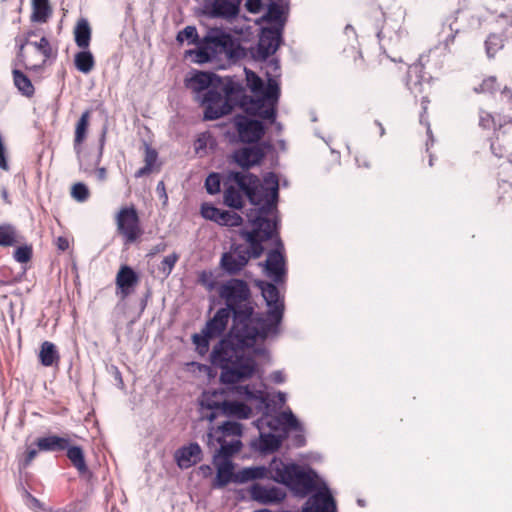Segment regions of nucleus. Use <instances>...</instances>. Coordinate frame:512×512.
<instances>
[{
    "label": "nucleus",
    "mask_w": 512,
    "mask_h": 512,
    "mask_svg": "<svg viewBox=\"0 0 512 512\" xmlns=\"http://www.w3.org/2000/svg\"><path fill=\"white\" fill-rule=\"evenodd\" d=\"M225 395L222 391H207L204 392L201 399V406L206 408L210 412L205 415V418L213 422L216 418H218L222 412V407H224Z\"/></svg>",
    "instance_id": "20"
},
{
    "label": "nucleus",
    "mask_w": 512,
    "mask_h": 512,
    "mask_svg": "<svg viewBox=\"0 0 512 512\" xmlns=\"http://www.w3.org/2000/svg\"><path fill=\"white\" fill-rule=\"evenodd\" d=\"M52 14L49 0H32L31 21L45 23Z\"/></svg>",
    "instance_id": "39"
},
{
    "label": "nucleus",
    "mask_w": 512,
    "mask_h": 512,
    "mask_svg": "<svg viewBox=\"0 0 512 512\" xmlns=\"http://www.w3.org/2000/svg\"><path fill=\"white\" fill-rule=\"evenodd\" d=\"M166 248H167V244L165 242L158 243L151 248V250L147 256L152 257L158 253H162L166 250Z\"/></svg>",
    "instance_id": "62"
},
{
    "label": "nucleus",
    "mask_w": 512,
    "mask_h": 512,
    "mask_svg": "<svg viewBox=\"0 0 512 512\" xmlns=\"http://www.w3.org/2000/svg\"><path fill=\"white\" fill-rule=\"evenodd\" d=\"M66 450V456L71 462L72 466L77 470L80 476H90V470L86 463L84 450L79 445H73L71 441L68 444Z\"/></svg>",
    "instance_id": "26"
},
{
    "label": "nucleus",
    "mask_w": 512,
    "mask_h": 512,
    "mask_svg": "<svg viewBox=\"0 0 512 512\" xmlns=\"http://www.w3.org/2000/svg\"><path fill=\"white\" fill-rule=\"evenodd\" d=\"M421 71L422 66L415 64L409 67L407 73L406 85L415 97L426 92V88L431 87L430 82L420 76Z\"/></svg>",
    "instance_id": "27"
},
{
    "label": "nucleus",
    "mask_w": 512,
    "mask_h": 512,
    "mask_svg": "<svg viewBox=\"0 0 512 512\" xmlns=\"http://www.w3.org/2000/svg\"><path fill=\"white\" fill-rule=\"evenodd\" d=\"M138 282L139 276L130 266L123 265L120 267L116 275V285L120 290L122 299L131 294Z\"/></svg>",
    "instance_id": "22"
},
{
    "label": "nucleus",
    "mask_w": 512,
    "mask_h": 512,
    "mask_svg": "<svg viewBox=\"0 0 512 512\" xmlns=\"http://www.w3.org/2000/svg\"><path fill=\"white\" fill-rule=\"evenodd\" d=\"M278 223L276 224V227ZM276 237L277 247L267 254V259L263 264L265 268L266 275L270 277L276 284H280L284 280V276L286 273L285 268V257L283 255V244L278 237L277 231L274 233L273 239Z\"/></svg>",
    "instance_id": "14"
},
{
    "label": "nucleus",
    "mask_w": 512,
    "mask_h": 512,
    "mask_svg": "<svg viewBox=\"0 0 512 512\" xmlns=\"http://www.w3.org/2000/svg\"><path fill=\"white\" fill-rule=\"evenodd\" d=\"M251 413L252 409L246 404L227 400V402L224 404V407H222L220 416L247 419L250 417Z\"/></svg>",
    "instance_id": "33"
},
{
    "label": "nucleus",
    "mask_w": 512,
    "mask_h": 512,
    "mask_svg": "<svg viewBox=\"0 0 512 512\" xmlns=\"http://www.w3.org/2000/svg\"><path fill=\"white\" fill-rule=\"evenodd\" d=\"M220 210L212 204L204 203L201 206V215L203 218L216 223Z\"/></svg>",
    "instance_id": "54"
},
{
    "label": "nucleus",
    "mask_w": 512,
    "mask_h": 512,
    "mask_svg": "<svg viewBox=\"0 0 512 512\" xmlns=\"http://www.w3.org/2000/svg\"><path fill=\"white\" fill-rule=\"evenodd\" d=\"M250 497L262 505H276L286 498V492L280 487L255 483L250 488Z\"/></svg>",
    "instance_id": "16"
},
{
    "label": "nucleus",
    "mask_w": 512,
    "mask_h": 512,
    "mask_svg": "<svg viewBox=\"0 0 512 512\" xmlns=\"http://www.w3.org/2000/svg\"><path fill=\"white\" fill-rule=\"evenodd\" d=\"M179 259V255L177 253H172L166 257H164V259L162 260L160 266H159V271L165 276H169L175 266V264L177 263Z\"/></svg>",
    "instance_id": "52"
},
{
    "label": "nucleus",
    "mask_w": 512,
    "mask_h": 512,
    "mask_svg": "<svg viewBox=\"0 0 512 512\" xmlns=\"http://www.w3.org/2000/svg\"><path fill=\"white\" fill-rule=\"evenodd\" d=\"M242 217L234 212L228 210H220L216 223L221 226L237 227L242 224Z\"/></svg>",
    "instance_id": "45"
},
{
    "label": "nucleus",
    "mask_w": 512,
    "mask_h": 512,
    "mask_svg": "<svg viewBox=\"0 0 512 512\" xmlns=\"http://www.w3.org/2000/svg\"><path fill=\"white\" fill-rule=\"evenodd\" d=\"M38 454V450L34 448H28L23 459L19 461L20 469H26Z\"/></svg>",
    "instance_id": "56"
},
{
    "label": "nucleus",
    "mask_w": 512,
    "mask_h": 512,
    "mask_svg": "<svg viewBox=\"0 0 512 512\" xmlns=\"http://www.w3.org/2000/svg\"><path fill=\"white\" fill-rule=\"evenodd\" d=\"M499 100L506 106L508 110H512V90L504 86L500 90Z\"/></svg>",
    "instance_id": "57"
},
{
    "label": "nucleus",
    "mask_w": 512,
    "mask_h": 512,
    "mask_svg": "<svg viewBox=\"0 0 512 512\" xmlns=\"http://www.w3.org/2000/svg\"><path fill=\"white\" fill-rule=\"evenodd\" d=\"M213 462L217 468L216 479L213 484L214 487H224L231 481H234V466L230 459H218Z\"/></svg>",
    "instance_id": "31"
},
{
    "label": "nucleus",
    "mask_w": 512,
    "mask_h": 512,
    "mask_svg": "<svg viewBox=\"0 0 512 512\" xmlns=\"http://www.w3.org/2000/svg\"><path fill=\"white\" fill-rule=\"evenodd\" d=\"M116 224L118 232L127 244L135 242L142 234L139 216L134 206L121 208L116 217Z\"/></svg>",
    "instance_id": "13"
},
{
    "label": "nucleus",
    "mask_w": 512,
    "mask_h": 512,
    "mask_svg": "<svg viewBox=\"0 0 512 512\" xmlns=\"http://www.w3.org/2000/svg\"><path fill=\"white\" fill-rule=\"evenodd\" d=\"M453 17H458V23L467 29L479 28L481 26V18L471 10L458 9L452 14Z\"/></svg>",
    "instance_id": "41"
},
{
    "label": "nucleus",
    "mask_w": 512,
    "mask_h": 512,
    "mask_svg": "<svg viewBox=\"0 0 512 512\" xmlns=\"http://www.w3.org/2000/svg\"><path fill=\"white\" fill-rule=\"evenodd\" d=\"M57 248L61 251H65L69 248V241L63 236H59L56 240Z\"/></svg>",
    "instance_id": "64"
},
{
    "label": "nucleus",
    "mask_w": 512,
    "mask_h": 512,
    "mask_svg": "<svg viewBox=\"0 0 512 512\" xmlns=\"http://www.w3.org/2000/svg\"><path fill=\"white\" fill-rule=\"evenodd\" d=\"M495 125L494 117L491 113L481 110L479 112V126L481 128H490Z\"/></svg>",
    "instance_id": "55"
},
{
    "label": "nucleus",
    "mask_w": 512,
    "mask_h": 512,
    "mask_svg": "<svg viewBox=\"0 0 512 512\" xmlns=\"http://www.w3.org/2000/svg\"><path fill=\"white\" fill-rule=\"evenodd\" d=\"M33 249L31 245L25 244L15 249L13 258L18 263H27L31 260Z\"/></svg>",
    "instance_id": "50"
},
{
    "label": "nucleus",
    "mask_w": 512,
    "mask_h": 512,
    "mask_svg": "<svg viewBox=\"0 0 512 512\" xmlns=\"http://www.w3.org/2000/svg\"><path fill=\"white\" fill-rule=\"evenodd\" d=\"M281 419L283 422V431L286 433L289 430L301 431V425L291 410L281 412Z\"/></svg>",
    "instance_id": "48"
},
{
    "label": "nucleus",
    "mask_w": 512,
    "mask_h": 512,
    "mask_svg": "<svg viewBox=\"0 0 512 512\" xmlns=\"http://www.w3.org/2000/svg\"><path fill=\"white\" fill-rule=\"evenodd\" d=\"M71 195L78 202H85L89 198V189L84 183L78 182L72 186Z\"/></svg>",
    "instance_id": "53"
},
{
    "label": "nucleus",
    "mask_w": 512,
    "mask_h": 512,
    "mask_svg": "<svg viewBox=\"0 0 512 512\" xmlns=\"http://www.w3.org/2000/svg\"><path fill=\"white\" fill-rule=\"evenodd\" d=\"M16 47V57L13 60L14 66H21L27 70L37 71L41 69V64L35 59V55H30L26 51V46L32 45L33 41L24 33L18 34L14 38Z\"/></svg>",
    "instance_id": "15"
},
{
    "label": "nucleus",
    "mask_w": 512,
    "mask_h": 512,
    "mask_svg": "<svg viewBox=\"0 0 512 512\" xmlns=\"http://www.w3.org/2000/svg\"><path fill=\"white\" fill-rule=\"evenodd\" d=\"M224 204L233 209H241L244 194L251 204L257 206L248 213L271 205L269 219L277 222V201L279 182L275 173H267L263 182L250 172L229 171L224 182Z\"/></svg>",
    "instance_id": "2"
},
{
    "label": "nucleus",
    "mask_w": 512,
    "mask_h": 512,
    "mask_svg": "<svg viewBox=\"0 0 512 512\" xmlns=\"http://www.w3.org/2000/svg\"><path fill=\"white\" fill-rule=\"evenodd\" d=\"M217 147L215 138L212 137L209 130L202 132L195 141V152L204 156L208 153V149L214 150Z\"/></svg>",
    "instance_id": "43"
},
{
    "label": "nucleus",
    "mask_w": 512,
    "mask_h": 512,
    "mask_svg": "<svg viewBox=\"0 0 512 512\" xmlns=\"http://www.w3.org/2000/svg\"><path fill=\"white\" fill-rule=\"evenodd\" d=\"M464 31L465 27L458 23V17H453L452 15L447 17L442 25V33L445 34V36L440 41V45L443 46L446 52L450 53L451 45L455 42L456 36Z\"/></svg>",
    "instance_id": "23"
},
{
    "label": "nucleus",
    "mask_w": 512,
    "mask_h": 512,
    "mask_svg": "<svg viewBox=\"0 0 512 512\" xmlns=\"http://www.w3.org/2000/svg\"><path fill=\"white\" fill-rule=\"evenodd\" d=\"M176 40L179 43H183L185 40L188 41L189 44H197L198 43V33L195 26H186L183 30L179 31Z\"/></svg>",
    "instance_id": "49"
},
{
    "label": "nucleus",
    "mask_w": 512,
    "mask_h": 512,
    "mask_svg": "<svg viewBox=\"0 0 512 512\" xmlns=\"http://www.w3.org/2000/svg\"><path fill=\"white\" fill-rule=\"evenodd\" d=\"M271 478V463L268 467L265 466H253L245 467L234 475V482L246 483L252 480Z\"/></svg>",
    "instance_id": "28"
},
{
    "label": "nucleus",
    "mask_w": 512,
    "mask_h": 512,
    "mask_svg": "<svg viewBox=\"0 0 512 512\" xmlns=\"http://www.w3.org/2000/svg\"><path fill=\"white\" fill-rule=\"evenodd\" d=\"M236 392L239 396L245 400L257 403V409L262 411V416L256 421L257 428L262 431L264 428H269L272 431H283V422L281 419V413L272 416L269 414L270 403L268 401V395L261 389H257L255 386H238Z\"/></svg>",
    "instance_id": "9"
},
{
    "label": "nucleus",
    "mask_w": 512,
    "mask_h": 512,
    "mask_svg": "<svg viewBox=\"0 0 512 512\" xmlns=\"http://www.w3.org/2000/svg\"><path fill=\"white\" fill-rule=\"evenodd\" d=\"M241 0H214L209 14L215 18L231 19L238 15Z\"/></svg>",
    "instance_id": "24"
},
{
    "label": "nucleus",
    "mask_w": 512,
    "mask_h": 512,
    "mask_svg": "<svg viewBox=\"0 0 512 512\" xmlns=\"http://www.w3.org/2000/svg\"><path fill=\"white\" fill-rule=\"evenodd\" d=\"M205 188L210 195L219 193L221 190L220 175L218 173H210L205 180Z\"/></svg>",
    "instance_id": "51"
},
{
    "label": "nucleus",
    "mask_w": 512,
    "mask_h": 512,
    "mask_svg": "<svg viewBox=\"0 0 512 512\" xmlns=\"http://www.w3.org/2000/svg\"><path fill=\"white\" fill-rule=\"evenodd\" d=\"M204 40L205 42L200 44L196 49L187 51L189 56H194L193 62L198 64L207 63L215 57L216 51L210 44L228 49L230 57H239L240 52L243 51L240 44L235 43L231 36L225 33L215 36H206Z\"/></svg>",
    "instance_id": "11"
},
{
    "label": "nucleus",
    "mask_w": 512,
    "mask_h": 512,
    "mask_svg": "<svg viewBox=\"0 0 512 512\" xmlns=\"http://www.w3.org/2000/svg\"><path fill=\"white\" fill-rule=\"evenodd\" d=\"M230 319L232 320V312L221 307L206 322L201 332L192 336V342L199 355L204 356L209 352L210 340L223 335Z\"/></svg>",
    "instance_id": "10"
},
{
    "label": "nucleus",
    "mask_w": 512,
    "mask_h": 512,
    "mask_svg": "<svg viewBox=\"0 0 512 512\" xmlns=\"http://www.w3.org/2000/svg\"><path fill=\"white\" fill-rule=\"evenodd\" d=\"M31 46L34 47V52L29 54L35 55V59L41 64V68L46 64L47 60L55 57L51 44L45 36H42L39 41H33Z\"/></svg>",
    "instance_id": "34"
},
{
    "label": "nucleus",
    "mask_w": 512,
    "mask_h": 512,
    "mask_svg": "<svg viewBox=\"0 0 512 512\" xmlns=\"http://www.w3.org/2000/svg\"><path fill=\"white\" fill-rule=\"evenodd\" d=\"M71 439L68 436L50 435L38 438L36 445L38 450L45 452L65 451Z\"/></svg>",
    "instance_id": "30"
},
{
    "label": "nucleus",
    "mask_w": 512,
    "mask_h": 512,
    "mask_svg": "<svg viewBox=\"0 0 512 512\" xmlns=\"http://www.w3.org/2000/svg\"><path fill=\"white\" fill-rule=\"evenodd\" d=\"M144 147V163L145 165L138 169L134 176L135 178H142L149 175L154 170H159L160 163H158V152L146 141L143 142Z\"/></svg>",
    "instance_id": "29"
},
{
    "label": "nucleus",
    "mask_w": 512,
    "mask_h": 512,
    "mask_svg": "<svg viewBox=\"0 0 512 512\" xmlns=\"http://www.w3.org/2000/svg\"><path fill=\"white\" fill-rule=\"evenodd\" d=\"M281 42V29L263 27L257 45L250 48L251 57L255 61H266V59L277 51Z\"/></svg>",
    "instance_id": "12"
},
{
    "label": "nucleus",
    "mask_w": 512,
    "mask_h": 512,
    "mask_svg": "<svg viewBox=\"0 0 512 512\" xmlns=\"http://www.w3.org/2000/svg\"><path fill=\"white\" fill-rule=\"evenodd\" d=\"M245 6H246V9L250 13H258L262 8V1L261 0H246Z\"/></svg>",
    "instance_id": "59"
},
{
    "label": "nucleus",
    "mask_w": 512,
    "mask_h": 512,
    "mask_svg": "<svg viewBox=\"0 0 512 512\" xmlns=\"http://www.w3.org/2000/svg\"><path fill=\"white\" fill-rule=\"evenodd\" d=\"M245 75L247 86L256 98L248 96L243 83L236 78V82L243 91L232 101V111L240 107L245 115L238 114L234 117L233 128H266V124L282 128L280 123H276L278 101L268 98L267 84L265 85L261 77L247 68H245Z\"/></svg>",
    "instance_id": "5"
},
{
    "label": "nucleus",
    "mask_w": 512,
    "mask_h": 512,
    "mask_svg": "<svg viewBox=\"0 0 512 512\" xmlns=\"http://www.w3.org/2000/svg\"><path fill=\"white\" fill-rule=\"evenodd\" d=\"M317 473L311 469H304L299 465L284 464L281 460L271 461V479L287 486L296 496L306 497L316 488Z\"/></svg>",
    "instance_id": "7"
},
{
    "label": "nucleus",
    "mask_w": 512,
    "mask_h": 512,
    "mask_svg": "<svg viewBox=\"0 0 512 512\" xmlns=\"http://www.w3.org/2000/svg\"><path fill=\"white\" fill-rule=\"evenodd\" d=\"M74 64L78 71L88 74L94 68L95 59L89 50H82L75 54Z\"/></svg>",
    "instance_id": "42"
},
{
    "label": "nucleus",
    "mask_w": 512,
    "mask_h": 512,
    "mask_svg": "<svg viewBox=\"0 0 512 512\" xmlns=\"http://www.w3.org/2000/svg\"><path fill=\"white\" fill-rule=\"evenodd\" d=\"M242 435V425L235 421H225L218 427H210L207 433L208 437V445L211 444L213 439H217V437H222L225 439L226 437H236L240 438Z\"/></svg>",
    "instance_id": "25"
},
{
    "label": "nucleus",
    "mask_w": 512,
    "mask_h": 512,
    "mask_svg": "<svg viewBox=\"0 0 512 512\" xmlns=\"http://www.w3.org/2000/svg\"><path fill=\"white\" fill-rule=\"evenodd\" d=\"M282 440V436H277L272 433H264L260 431L257 449L264 454L273 453L280 448Z\"/></svg>",
    "instance_id": "36"
},
{
    "label": "nucleus",
    "mask_w": 512,
    "mask_h": 512,
    "mask_svg": "<svg viewBox=\"0 0 512 512\" xmlns=\"http://www.w3.org/2000/svg\"><path fill=\"white\" fill-rule=\"evenodd\" d=\"M336 504L335 501L326 486L323 484V488L318 492L311 495L306 501L302 512H335Z\"/></svg>",
    "instance_id": "17"
},
{
    "label": "nucleus",
    "mask_w": 512,
    "mask_h": 512,
    "mask_svg": "<svg viewBox=\"0 0 512 512\" xmlns=\"http://www.w3.org/2000/svg\"><path fill=\"white\" fill-rule=\"evenodd\" d=\"M21 239L22 237L14 225L10 223L0 224V246L12 247L20 243Z\"/></svg>",
    "instance_id": "38"
},
{
    "label": "nucleus",
    "mask_w": 512,
    "mask_h": 512,
    "mask_svg": "<svg viewBox=\"0 0 512 512\" xmlns=\"http://www.w3.org/2000/svg\"><path fill=\"white\" fill-rule=\"evenodd\" d=\"M219 297L232 312V325L210 354L213 366L220 368V381L232 385L251 379L258 372V363L247 349L257 342L254 328V302L248 283L231 278L220 284Z\"/></svg>",
    "instance_id": "1"
},
{
    "label": "nucleus",
    "mask_w": 512,
    "mask_h": 512,
    "mask_svg": "<svg viewBox=\"0 0 512 512\" xmlns=\"http://www.w3.org/2000/svg\"><path fill=\"white\" fill-rule=\"evenodd\" d=\"M282 13L281 6L276 2H271L268 5V11L263 19L267 22H275L278 25L275 28H279L283 31L285 19L282 17Z\"/></svg>",
    "instance_id": "44"
},
{
    "label": "nucleus",
    "mask_w": 512,
    "mask_h": 512,
    "mask_svg": "<svg viewBox=\"0 0 512 512\" xmlns=\"http://www.w3.org/2000/svg\"><path fill=\"white\" fill-rule=\"evenodd\" d=\"M215 440L220 444V447L214 454L213 461H217L218 459H230V457L239 452L242 447V442L238 438L227 441L226 439H222V437H217Z\"/></svg>",
    "instance_id": "32"
},
{
    "label": "nucleus",
    "mask_w": 512,
    "mask_h": 512,
    "mask_svg": "<svg viewBox=\"0 0 512 512\" xmlns=\"http://www.w3.org/2000/svg\"><path fill=\"white\" fill-rule=\"evenodd\" d=\"M90 111H85L78 120L75 128H87Z\"/></svg>",
    "instance_id": "63"
},
{
    "label": "nucleus",
    "mask_w": 512,
    "mask_h": 512,
    "mask_svg": "<svg viewBox=\"0 0 512 512\" xmlns=\"http://www.w3.org/2000/svg\"><path fill=\"white\" fill-rule=\"evenodd\" d=\"M264 67L261 69L265 70V77L267 79V95L268 98L278 101L280 97V86L278 79L281 76L280 61L277 58L266 59L263 61Z\"/></svg>",
    "instance_id": "18"
},
{
    "label": "nucleus",
    "mask_w": 512,
    "mask_h": 512,
    "mask_svg": "<svg viewBox=\"0 0 512 512\" xmlns=\"http://www.w3.org/2000/svg\"><path fill=\"white\" fill-rule=\"evenodd\" d=\"M500 89V86L497 82V78L495 76H488L476 87H474L475 93H488L494 94L497 90Z\"/></svg>",
    "instance_id": "47"
},
{
    "label": "nucleus",
    "mask_w": 512,
    "mask_h": 512,
    "mask_svg": "<svg viewBox=\"0 0 512 512\" xmlns=\"http://www.w3.org/2000/svg\"><path fill=\"white\" fill-rule=\"evenodd\" d=\"M204 108L203 119L217 120L232 112V101L243 90L235 76H219L214 72L195 70L184 80Z\"/></svg>",
    "instance_id": "3"
},
{
    "label": "nucleus",
    "mask_w": 512,
    "mask_h": 512,
    "mask_svg": "<svg viewBox=\"0 0 512 512\" xmlns=\"http://www.w3.org/2000/svg\"><path fill=\"white\" fill-rule=\"evenodd\" d=\"M60 356L57 351L56 346L49 341H44L41 344L40 352H39V360L40 363L45 367L57 365L59 362Z\"/></svg>",
    "instance_id": "37"
},
{
    "label": "nucleus",
    "mask_w": 512,
    "mask_h": 512,
    "mask_svg": "<svg viewBox=\"0 0 512 512\" xmlns=\"http://www.w3.org/2000/svg\"><path fill=\"white\" fill-rule=\"evenodd\" d=\"M87 131L88 130H76L75 145H74L76 152L80 151V144L86 138Z\"/></svg>",
    "instance_id": "60"
},
{
    "label": "nucleus",
    "mask_w": 512,
    "mask_h": 512,
    "mask_svg": "<svg viewBox=\"0 0 512 512\" xmlns=\"http://www.w3.org/2000/svg\"><path fill=\"white\" fill-rule=\"evenodd\" d=\"M270 379L274 382V383H277V384H281L285 381L286 377H285V374L283 373V371L281 370H276V371H273L271 374H270Z\"/></svg>",
    "instance_id": "61"
},
{
    "label": "nucleus",
    "mask_w": 512,
    "mask_h": 512,
    "mask_svg": "<svg viewBox=\"0 0 512 512\" xmlns=\"http://www.w3.org/2000/svg\"><path fill=\"white\" fill-rule=\"evenodd\" d=\"M266 130H226L224 139L231 145H241L235 149L232 158L243 169L257 165L265 157L271 145L261 141Z\"/></svg>",
    "instance_id": "6"
},
{
    "label": "nucleus",
    "mask_w": 512,
    "mask_h": 512,
    "mask_svg": "<svg viewBox=\"0 0 512 512\" xmlns=\"http://www.w3.org/2000/svg\"><path fill=\"white\" fill-rule=\"evenodd\" d=\"M202 449L196 442L182 446L175 451L174 459L180 469H188L202 460Z\"/></svg>",
    "instance_id": "19"
},
{
    "label": "nucleus",
    "mask_w": 512,
    "mask_h": 512,
    "mask_svg": "<svg viewBox=\"0 0 512 512\" xmlns=\"http://www.w3.org/2000/svg\"><path fill=\"white\" fill-rule=\"evenodd\" d=\"M270 207L271 205H268L246 214L251 230L240 231L245 243L232 244L229 251L221 256L220 267L226 274H238L251 258H259L263 254V243L270 240L276 232L277 222L269 219Z\"/></svg>",
    "instance_id": "4"
},
{
    "label": "nucleus",
    "mask_w": 512,
    "mask_h": 512,
    "mask_svg": "<svg viewBox=\"0 0 512 512\" xmlns=\"http://www.w3.org/2000/svg\"><path fill=\"white\" fill-rule=\"evenodd\" d=\"M105 130H103L99 136V143L97 150L94 152H82L78 151L79 167L85 173H92L95 167L98 166L102 157V150L105 142Z\"/></svg>",
    "instance_id": "21"
},
{
    "label": "nucleus",
    "mask_w": 512,
    "mask_h": 512,
    "mask_svg": "<svg viewBox=\"0 0 512 512\" xmlns=\"http://www.w3.org/2000/svg\"><path fill=\"white\" fill-rule=\"evenodd\" d=\"M75 43L79 48L87 49L91 41V28L86 18L78 20L74 30Z\"/></svg>",
    "instance_id": "35"
},
{
    "label": "nucleus",
    "mask_w": 512,
    "mask_h": 512,
    "mask_svg": "<svg viewBox=\"0 0 512 512\" xmlns=\"http://www.w3.org/2000/svg\"><path fill=\"white\" fill-rule=\"evenodd\" d=\"M500 189L502 190V196L501 199L506 201L507 199L512 200V183L502 180V183L500 184Z\"/></svg>",
    "instance_id": "58"
},
{
    "label": "nucleus",
    "mask_w": 512,
    "mask_h": 512,
    "mask_svg": "<svg viewBox=\"0 0 512 512\" xmlns=\"http://www.w3.org/2000/svg\"><path fill=\"white\" fill-rule=\"evenodd\" d=\"M19 66H14L12 70L14 84L17 89L27 97H31L34 94V86L27 75L18 69Z\"/></svg>",
    "instance_id": "40"
},
{
    "label": "nucleus",
    "mask_w": 512,
    "mask_h": 512,
    "mask_svg": "<svg viewBox=\"0 0 512 512\" xmlns=\"http://www.w3.org/2000/svg\"><path fill=\"white\" fill-rule=\"evenodd\" d=\"M504 46V39L501 35L490 33L485 40V51L488 58H493L495 54Z\"/></svg>",
    "instance_id": "46"
},
{
    "label": "nucleus",
    "mask_w": 512,
    "mask_h": 512,
    "mask_svg": "<svg viewBox=\"0 0 512 512\" xmlns=\"http://www.w3.org/2000/svg\"><path fill=\"white\" fill-rule=\"evenodd\" d=\"M258 286L269 308L266 315L254 311V328L258 331L257 341H264L267 337L278 334L284 313V303L280 299V293L275 284L260 281Z\"/></svg>",
    "instance_id": "8"
}]
</instances>
